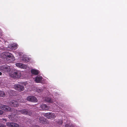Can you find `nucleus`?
Returning a JSON list of instances; mask_svg holds the SVG:
<instances>
[{"mask_svg": "<svg viewBox=\"0 0 127 127\" xmlns=\"http://www.w3.org/2000/svg\"><path fill=\"white\" fill-rule=\"evenodd\" d=\"M0 57L1 58L5 59L7 61H11L14 57L12 54L8 52H4L1 53Z\"/></svg>", "mask_w": 127, "mask_h": 127, "instance_id": "nucleus-1", "label": "nucleus"}, {"mask_svg": "<svg viewBox=\"0 0 127 127\" xmlns=\"http://www.w3.org/2000/svg\"><path fill=\"white\" fill-rule=\"evenodd\" d=\"M10 70V67L6 65H2L0 67V71L4 73L8 72Z\"/></svg>", "mask_w": 127, "mask_h": 127, "instance_id": "nucleus-2", "label": "nucleus"}, {"mask_svg": "<svg viewBox=\"0 0 127 127\" xmlns=\"http://www.w3.org/2000/svg\"><path fill=\"white\" fill-rule=\"evenodd\" d=\"M44 116L48 119L53 120L55 119L56 116L54 113H45Z\"/></svg>", "mask_w": 127, "mask_h": 127, "instance_id": "nucleus-3", "label": "nucleus"}, {"mask_svg": "<svg viewBox=\"0 0 127 127\" xmlns=\"http://www.w3.org/2000/svg\"><path fill=\"white\" fill-rule=\"evenodd\" d=\"M0 109L7 112H9L11 109V108L8 106L2 104H0Z\"/></svg>", "mask_w": 127, "mask_h": 127, "instance_id": "nucleus-4", "label": "nucleus"}, {"mask_svg": "<svg viewBox=\"0 0 127 127\" xmlns=\"http://www.w3.org/2000/svg\"><path fill=\"white\" fill-rule=\"evenodd\" d=\"M11 76L14 78H19L21 76V72L19 71H16L11 73Z\"/></svg>", "mask_w": 127, "mask_h": 127, "instance_id": "nucleus-5", "label": "nucleus"}, {"mask_svg": "<svg viewBox=\"0 0 127 127\" xmlns=\"http://www.w3.org/2000/svg\"><path fill=\"white\" fill-rule=\"evenodd\" d=\"M27 100L29 101L35 102L38 101L37 98L33 96H28L27 98Z\"/></svg>", "mask_w": 127, "mask_h": 127, "instance_id": "nucleus-6", "label": "nucleus"}, {"mask_svg": "<svg viewBox=\"0 0 127 127\" xmlns=\"http://www.w3.org/2000/svg\"><path fill=\"white\" fill-rule=\"evenodd\" d=\"M19 112L20 113L19 114H21V113L23 114L29 115L30 116H31L32 114V112H31L28 111V110L26 109H23L21 110H19Z\"/></svg>", "mask_w": 127, "mask_h": 127, "instance_id": "nucleus-7", "label": "nucleus"}, {"mask_svg": "<svg viewBox=\"0 0 127 127\" xmlns=\"http://www.w3.org/2000/svg\"><path fill=\"white\" fill-rule=\"evenodd\" d=\"M8 103H9L10 106L14 107H17L19 105L18 102L14 100H11L9 102L8 101Z\"/></svg>", "mask_w": 127, "mask_h": 127, "instance_id": "nucleus-8", "label": "nucleus"}, {"mask_svg": "<svg viewBox=\"0 0 127 127\" xmlns=\"http://www.w3.org/2000/svg\"><path fill=\"white\" fill-rule=\"evenodd\" d=\"M7 126L10 127H19V125L16 123L14 122H7L6 123Z\"/></svg>", "mask_w": 127, "mask_h": 127, "instance_id": "nucleus-9", "label": "nucleus"}, {"mask_svg": "<svg viewBox=\"0 0 127 127\" xmlns=\"http://www.w3.org/2000/svg\"><path fill=\"white\" fill-rule=\"evenodd\" d=\"M15 89L19 91H23L24 89V87L23 85L17 84L15 86Z\"/></svg>", "mask_w": 127, "mask_h": 127, "instance_id": "nucleus-10", "label": "nucleus"}, {"mask_svg": "<svg viewBox=\"0 0 127 127\" xmlns=\"http://www.w3.org/2000/svg\"><path fill=\"white\" fill-rule=\"evenodd\" d=\"M38 119H39V122L42 123L44 124H47L48 123V122L46 119L44 118L43 117H41Z\"/></svg>", "mask_w": 127, "mask_h": 127, "instance_id": "nucleus-11", "label": "nucleus"}, {"mask_svg": "<svg viewBox=\"0 0 127 127\" xmlns=\"http://www.w3.org/2000/svg\"><path fill=\"white\" fill-rule=\"evenodd\" d=\"M41 108L43 110H48L49 108V107L46 104H43L41 106Z\"/></svg>", "mask_w": 127, "mask_h": 127, "instance_id": "nucleus-12", "label": "nucleus"}, {"mask_svg": "<svg viewBox=\"0 0 127 127\" xmlns=\"http://www.w3.org/2000/svg\"><path fill=\"white\" fill-rule=\"evenodd\" d=\"M16 66L21 68H24L25 67V65L21 63H17L16 64Z\"/></svg>", "mask_w": 127, "mask_h": 127, "instance_id": "nucleus-13", "label": "nucleus"}, {"mask_svg": "<svg viewBox=\"0 0 127 127\" xmlns=\"http://www.w3.org/2000/svg\"><path fill=\"white\" fill-rule=\"evenodd\" d=\"M42 79L41 76H37L35 78V81L36 83H39L41 81Z\"/></svg>", "mask_w": 127, "mask_h": 127, "instance_id": "nucleus-14", "label": "nucleus"}, {"mask_svg": "<svg viewBox=\"0 0 127 127\" xmlns=\"http://www.w3.org/2000/svg\"><path fill=\"white\" fill-rule=\"evenodd\" d=\"M8 93L11 96H13L15 95L16 94L15 91L12 90H10L8 92Z\"/></svg>", "mask_w": 127, "mask_h": 127, "instance_id": "nucleus-15", "label": "nucleus"}, {"mask_svg": "<svg viewBox=\"0 0 127 127\" xmlns=\"http://www.w3.org/2000/svg\"><path fill=\"white\" fill-rule=\"evenodd\" d=\"M31 71L32 74L34 75H37L39 73V71L37 70L32 69L31 70Z\"/></svg>", "mask_w": 127, "mask_h": 127, "instance_id": "nucleus-16", "label": "nucleus"}, {"mask_svg": "<svg viewBox=\"0 0 127 127\" xmlns=\"http://www.w3.org/2000/svg\"><path fill=\"white\" fill-rule=\"evenodd\" d=\"M45 101L47 102L50 103H52L53 102L52 99L50 97H46L45 98Z\"/></svg>", "mask_w": 127, "mask_h": 127, "instance_id": "nucleus-17", "label": "nucleus"}, {"mask_svg": "<svg viewBox=\"0 0 127 127\" xmlns=\"http://www.w3.org/2000/svg\"><path fill=\"white\" fill-rule=\"evenodd\" d=\"M9 47V48L14 49H16L17 48V45L15 44H11Z\"/></svg>", "mask_w": 127, "mask_h": 127, "instance_id": "nucleus-18", "label": "nucleus"}, {"mask_svg": "<svg viewBox=\"0 0 127 127\" xmlns=\"http://www.w3.org/2000/svg\"><path fill=\"white\" fill-rule=\"evenodd\" d=\"M5 96V94L4 92L3 91H0V97H3Z\"/></svg>", "mask_w": 127, "mask_h": 127, "instance_id": "nucleus-19", "label": "nucleus"}, {"mask_svg": "<svg viewBox=\"0 0 127 127\" xmlns=\"http://www.w3.org/2000/svg\"><path fill=\"white\" fill-rule=\"evenodd\" d=\"M58 124L60 125H62L63 123V121L62 120H60L58 122Z\"/></svg>", "mask_w": 127, "mask_h": 127, "instance_id": "nucleus-20", "label": "nucleus"}, {"mask_svg": "<svg viewBox=\"0 0 127 127\" xmlns=\"http://www.w3.org/2000/svg\"><path fill=\"white\" fill-rule=\"evenodd\" d=\"M0 127H6L5 125L0 122Z\"/></svg>", "mask_w": 127, "mask_h": 127, "instance_id": "nucleus-21", "label": "nucleus"}, {"mask_svg": "<svg viewBox=\"0 0 127 127\" xmlns=\"http://www.w3.org/2000/svg\"><path fill=\"white\" fill-rule=\"evenodd\" d=\"M65 127H73V126L67 124L65 125Z\"/></svg>", "mask_w": 127, "mask_h": 127, "instance_id": "nucleus-22", "label": "nucleus"}, {"mask_svg": "<svg viewBox=\"0 0 127 127\" xmlns=\"http://www.w3.org/2000/svg\"><path fill=\"white\" fill-rule=\"evenodd\" d=\"M3 113V112L2 110H0V115H1Z\"/></svg>", "mask_w": 127, "mask_h": 127, "instance_id": "nucleus-23", "label": "nucleus"}, {"mask_svg": "<svg viewBox=\"0 0 127 127\" xmlns=\"http://www.w3.org/2000/svg\"><path fill=\"white\" fill-rule=\"evenodd\" d=\"M3 120L4 121H6L7 120L6 119H3Z\"/></svg>", "mask_w": 127, "mask_h": 127, "instance_id": "nucleus-24", "label": "nucleus"}, {"mask_svg": "<svg viewBox=\"0 0 127 127\" xmlns=\"http://www.w3.org/2000/svg\"><path fill=\"white\" fill-rule=\"evenodd\" d=\"M2 74V73L1 72H0V75H1Z\"/></svg>", "mask_w": 127, "mask_h": 127, "instance_id": "nucleus-25", "label": "nucleus"}, {"mask_svg": "<svg viewBox=\"0 0 127 127\" xmlns=\"http://www.w3.org/2000/svg\"><path fill=\"white\" fill-rule=\"evenodd\" d=\"M19 110L17 111L18 112H19ZM19 112V113H18V112L17 113V114H19V113H20V112Z\"/></svg>", "mask_w": 127, "mask_h": 127, "instance_id": "nucleus-26", "label": "nucleus"}, {"mask_svg": "<svg viewBox=\"0 0 127 127\" xmlns=\"http://www.w3.org/2000/svg\"><path fill=\"white\" fill-rule=\"evenodd\" d=\"M28 60H29V59H28Z\"/></svg>", "mask_w": 127, "mask_h": 127, "instance_id": "nucleus-27", "label": "nucleus"}]
</instances>
